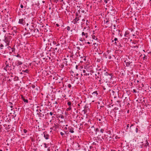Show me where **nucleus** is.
<instances>
[{
    "instance_id": "obj_1",
    "label": "nucleus",
    "mask_w": 151,
    "mask_h": 151,
    "mask_svg": "<svg viewBox=\"0 0 151 151\" xmlns=\"http://www.w3.org/2000/svg\"><path fill=\"white\" fill-rule=\"evenodd\" d=\"M83 71L84 73V76H88L90 74L92 75V73L93 72V71L91 69V67L90 66L84 68Z\"/></svg>"
},
{
    "instance_id": "obj_2",
    "label": "nucleus",
    "mask_w": 151,
    "mask_h": 151,
    "mask_svg": "<svg viewBox=\"0 0 151 151\" xmlns=\"http://www.w3.org/2000/svg\"><path fill=\"white\" fill-rule=\"evenodd\" d=\"M94 124V122L93 120H89L88 121L87 124L89 126V128L91 127V128H94V127L93 124Z\"/></svg>"
},
{
    "instance_id": "obj_3",
    "label": "nucleus",
    "mask_w": 151,
    "mask_h": 151,
    "mask_svg": "<svg viewBox=\"0 0 151 151\" xmlns=\"http://www.w3.org/2000/svg\"><path fill=\"white\" fill-rule=\"evenodd\" d=\"M5 40L6 43L5 46H7V47L8 48H9V47H10L8 46L9 45V43L10 42V38L9 37H6L5 38Z\"/></svg>"
},
{
    "instance_id": "obj_4",
    "label": "nucleus",
    "mask_w": 151,
    "mask_h": 151,
    "mask_svg": "<svg viewBox=\"0 0 151 151\" xmlns=\"http://www.w3.org/2000/svg\"><path fill=\"white\" fill-rule=\"evenodd\" d=\"M104 75L106 77L107 80L108 79L110 80L112 78V76L111 74H109L107 72H106L104 73Z\"/></svg>"
},
{
    "instance_id": "obj_5",
    "label": "nucleus",
    "mask_w": 151,
    "mask_h": 151,
    "mask_svg": "<svg viewBox=\"0 0 151 151\" xmlns=\"http://www.w3.org/2000/svg\"><path fill=\"white\" fill-rule=\"evenodd\" d=\"M43 134L44 135V137L46 139H49L50 136L47 134V133L46 132H43Z\"/></svg>"
},
{
    "instance_id": "obj_6",
    "label": "nucleus",
    "mask_w": 151,
    "mask_h": 151,
    "mask_svg": "<svg viewBox=\"0 0 151 151\" xmlns=\"http://www.w3.org/2000/svg\"><path fill=\"white\" fill-rule=\"evenodd\" d=\"M111 31L113 33L112 35H114L115 34V33L116 32H118V35H119V32H120V30L119 29H116L115 28H114V29L112 30Z\"/></svg>"
},
{
    "instance_id": "obj_7",
    "label": "nucleus",
    "mask_w": 151,
    "mask_h": 151,
    "mask_svg": "<svg viewBox=\"0 0 151 151\" xmlns=\"http://www.w3.org/2000/svg\"><path fill=\"white\" fill-rule=\"evenodd\" d=\"M68 131L71 133H74V128L71 127H68Z\"/></svg>"
},
{
    "instance_id": "obj_8",
    "label": "nucleus",
    "mask_w": 151,
    "mask_h": 151,
    "mask_svg": "<svg viewBox=\"0 0 151 151\" xmlns=\"http://www.w3.org/2000/svg\"><path fill=\"white\" fill-rule=\"evenodd\" d=\"M19 23L23 25H24L25 24V21L24 19H19Z\"/></svg>"
},
{
    "instance_id": "obj_9",
    "label": "nucleus",
    "mask_w": 151,
    "mask_h": 151,
    "mask_svg": "<svg viewBox=\"0 0 151 151\" xmlns=\"http://www.w3.org/2000/svg\"><path fill=\"white\" fill-rule=\"evenodd\" d=\"M82 35L83 36V37L85 39L88 37V34L87 33H85L84 32H82Z\"/></svg>"
},
{
    "instance_id": "obj_10",
    "label": "nucleus",
    "mask_w": 151,
    "mask_h": 151,
    "mask_svg": "<svg viewBox=\"0 0 151 151\" xmlns=\"http://www.w3.org/2000/svg\"><path fill=\"white\" fill-rule=\"evenodd\" d=\"M79 20V17H76V18L73 20V21L72 22L74 24H75Z\"/></svg>"
},
{
    "instance_id": "obj_11",
    "label": "nucleus",
    "mask_w": 151,
    "mask_h": 151,
    "mask_svg": "<svg viewBox=\"0 0 151 151\" xmlns=\"http://www.w3.org/2000/svg\"><path fill=\"white\" fill-rule=\"evenodd\" d=\"M114 41H115L114 42V44L116 45H117V43L119 42V41L118 40V39L117 38L115 37L114 40H113L112 41V42H113Z\"/></svg>"
},
{
    "instance_id": "obj_12",
    "label": "nucleus",
    "mask_w": 151,
    "mask_h": 151,
    "mask_svg": "<svg viewBox=\"0 0 151 151\" xmlns=\"http://www.w3.org/2000/svg\"><path fill=\"white\" fill-rule=\"evenodd\" d=\"M15 63L16 65L19 66L22 65V63L20 61L17 60L16 61Z\"/></svg>"
},
{
    "instance_id": "obj_13",
    "label": "nucleus",
    "mask_w": 151,
    "mask_h": 151,
    "mask_svg": "<svg viewBox=\"0 0 151 151\" xmlns=\"http://www.w3.org/2000/svg\"><path fill=\"white\" fill-rule=\"evenodd\" d=\"M98 120L100 122V123H102V122H104V117H103V116H101V119H98Z\"/></svg>"
},
{
    "instance_id": "obj_14",
    "label": "nucleus",
    "mask_w": 151,
    "mask_h": 151,
    "mask_svg": "<svg viewBox=\"0 0 151 151\" xmlns=\"http://www.w3.org/2000/svg\"><path fill=\"white\" fill-rule=\"evenodd\" d=\"M92 95L94 97H96L97 96L98 93L97 92V91H95L93 92L92 93Z\"/></svg>"
},
{
    "instance_id": "obj_15",
    "label": "nucleus",
    "mask_w": 151,
    "mask_h": 151,
    "mask_svg": "<svg viewBox=\"0 0 151 151\" xmlns=\"http://www.w3.org/2000/svg\"><path fill=\"white\" fill-rule=\"evenodd\" d=\"M124 62L126 63V66L127 67L130 66V64L132 63V62H126V60L124 61Z\"/></svg>"
},
{
    "instance_id": "obj_16",
    "label": "nucleus",
    "mask_w": 151,
    "mask_h": 151,
    "mask_svg": "<svg viewBox=\"0 0 151 151\" xmlns=\"http://www.w3.org/2000/svg\"><path fill=\"white\" fill-rule=\"evenodd\" d=\"M145 142H146V143L144 145V147H145L146 148L147 146L149 147V143L148 142H147V140H146V141Z\"/></svg>"
},
{
    "instance_id": "obj_17",
    "label": "nucleus",
    "mask_w": 151,
    "mask_h": 151,
    "mask_svg": "<svg viewBox=\"0 0 151 151\" xmlns=\"http://www.w3.org/2000/svg\"><path fill=\"white\" fill-rule=\"evenodd\" d=\"M129 34V32L128 31H126L124 35V36L125 37H128L127 35Z\"/></svg>"
},
{
    "instance_id": "obj_18",
    "label": "nucleus",
    "mask_w": 151,
    "mask_h": 151,
    "mask_svg": "<svg viewBox=\"0 0 151 151\" xmlns=\"http://www.w3.org/2000/svg\"><path fill=\"white\" fill-rule=\"evenodd\" d=\"M64 60H65V61L64 62H63V63L65 65V66H66L67 65V61H66L67 59L65 58H64Z\"/></svg>"
},
{
    "instance_id": "obj_19",
    "label": "nucleus",
    "mask_w": 151,
    "mask_h": 151,
    "mask_svg": "<svg viewBox=\"0 0 151 151\" xmlns=\"http://www.w3.org/2000/svg\"><path fill=\"white\" fill-rule=\"evenodd\" d=\"M80 11L78 10V12H77L76 13V17H78L79 15H78V14L80 13Z\"/></svg>"
},
{
    "instance_id": "obj_20",
    "label": "nucleus",
    "mask_w": 151,
    "mask_h": 151,
    "mask_svg": "<svg viewBox=\"0 0 151 151\" xmlns=\"http://www.w3.org/2000/svg\"><path fill=\"white\" fill-rule=\"evenodd\" d=\"M79 40L80 41H81L82 42H83V41H85V39H84V38H83H83H80Z\"/></svg>"
},
{
    "instance_id": "obj_21",
    "label": "nucleus",
    "mask_w": 151,
    "mask_h": 151,
    "mask_svg": "<svg viewBox=\"0 0 151 151\" xmlns=\"http://www.w3.org/2000/svg\"><path fill=\"white\" fill-rule=\"evenodd\" d=\"M54 126H54L52 128H51L50 129H56V125L55 124H54Z\"/></svg>"
},
{
    "instance_id": "obj_22",
    "label": "nucleus",
    "mask_w": 151,
    "mask_h": 151,
    "mask_svg": "<svg viewBox=\"0 0 151 151\" xmlns=\"http://www.w3.org/2000/svg\"><path fill=\"white\" fill-rule=\"evenodd\" d=\"M71 109V106H69V107L66 109V111H68L70 110Z\"/></svg>"
},
{
    "instance_id": "obj_23",
    "label": "nucleus",
    "mask_w": 151,
    "mask_h": 151,
    "mask_svg": "<svg viewBox=\"0 0 151 151\" xmlns=\"http://www.w3.org/2000/svg\"><path fill=\"white\" fill-rule=\"evenodd\" d=\"M44 116V114H42L41 113H40V114L39 115V116L40 117H43Z\"/></svg>"
},
{
    "instance_id": "obj_24",
    "label": "nucleus",
    "mask_w": 151,
    "mask_h": 151,
    "mask_svg": "<svg viewBox=\"0 0 151 151\" xmlns=\"http://www.w3.org/2000/svg\"><path fill=\"white\" fill-rule=\"evenodd\" d=\"M10 66L8 64H6V66L5 67H4V69H7V68L9 67H10Z\"/></svg>"
},
{
    "instance_id": "obj_25",
    "label": "nucleus",
    "mask_w": 151,
    "mask_h": 151,
    "mask_svg": "<svg viewBox=\"0 0 151 151\" xmlns=\"http://www.w3.org/2000/svg\"><path fill=\"white\" fill-rule=\"evenodd\" d=\"M71 101H70L67 104L68 105V106H71Z\"/></svg>"
},
{
    "instance_id": "obj_26",
    "label": "nucleus",
    "mask_w": 151,
    "mask_h": 151,
    "mask_svg": "<svg viewBox=\"0 0 151 151\" xmlns=\"http://www.w3.org/2000/svg\"><path fill=\"white\" fill-rule=\"evenodd\" d=\"M66 29L68 31H69L70 30V28L69 26H68L66 27Z\"/></svg>"
},
{
    "instance_id": "obj_27",
    "label": "nucleus",
    "mask_w": 151,
    "mask_h": 151,
    "mask_svg": "<svg viewBox=\"0 0 151 151\" xmlns=\"http://www.w3.org/2000/svg\"><path fill=\"white\" fill-rule=\"evenodd\" d=\"M23 101H24V102H26L27 103L28 102V101L27 99H23Z\"/></svg>"
},
{
    "instance_id": "obj_28",
    "label": "nucleus",
    "mask_w": 151,
    "mask_h": 151,
    "mask_svg": "<svg viewBox=\"0 0 151 151\" xmlns=\"http://www.w3.org/2000/svg\"><path fill=\"white\" fill-rule=\"evenodd\" d=\"M100 131L101 133H103L104 132V130L103 129H101Z\"/></svg>"
},
{
    "instance_id": "obj_29",
    "label": "nucleus",
    "mask_w": 151,
    "mask_h": 151,
    "mask_svg": "<svg viewBox=\"0 0 151 151\" xmlns=\"http://www.w3.org/2000/svg\"><path fill=\"white\" fill-rule=\"evenodd\" d=\"M93 129H94V130H95V131H96V132H99V129H98V128H96V130H95V129L94 128H93Z\"/></svg>"
},
{
    "instance_id": "obj_30",
    "label": "nucleus",
    "mask_w": 151,
    "mask_h": 151,
    "mask_svg": "<svg viewBox=\"0 0 151 151\" xmlns=\"http://www.w3.org/2000/svg\"><path fill=\"white\" fill-rule=\"evenodd\" d=\"M23 131L24 133H26L27 132V131L26 129H24Z\"/></svg>"
},
{
    "instance_id": "obj_31",
    "label": "nucleus",
    "mask_w": 151,
    "mask_h": 151,
    "mask_svg": "<svg viewBox=\"0 0 151 151\" xmlns=\"http://www.w3.org/2000/svg\"><path fill=\"white\" fill-rule=\"evenodd\" d=\"M44 145H45L44 147L45 148H47V144L46 143H44Z\"/></svg>"
},
{
    "instance_id": "obj_32",
    "label": "nucleus",
    "mask_w": 151,
    "mask_h": 151,
    "mask_svg": "<svg viewBox=\"0 0 151 151\" xmlns=\"http://www.w3.org/2000/svg\"><path fill=\"white\" fill-rule=\"evenodd\" d=\"M39 88L38 87H37L36 88V90H37V93H38V92L39 91Z\"/></svg>"
},
{
    "instance_id": "obj_33",
    "label": "nucleus",
    "mask_w": 151,
    "mask_h": 151,
    "mask_svg": "<svg viewBox=\"0 0 151 151\" xmlns=\"http://www.w3.org/2000/svg\"><path fill=\"white\" fill-rule=\"evenodd\" d=\"M58 104V102H57V101H54L53 102V105H55V104Z\"/></svg>"
},
{
    "instance_id": "obj_34",
    "label": "nucleus",
    "mask_w": 151,
    "mask_h": 151,
    "mask_svg": "<svg viewBox=\"0 0 151 151\" xmlns=\"http://www.w3.org/2000/svg\"><path fill=\"white\" fill-rule=\"evenodd\" d=\"M68 87L69 88H70L71 87V85L70 84H69L68 85Z\"/></svg>"
},
{
    "instance_id": "obj_35",
    "label": "nucleus",
    "mask_w": 151,
    "mask_h": 151,
    "mask_svg": "<svg viewBox=\"0 0 151 151\" xmlns=\"http://www.w3.org/2000/svg\"><path fill=\"white\" fill-rule=\"evenodd\" d=\"M6 28H4L3 29V31L4 32H6Z\"/></svg>"
},
{
    "instance_id": "obj_36",
    "label": "nucleus",
    "mask_w": 151,
    "mask_h": 151,
    "mask_svg": "<svg viewBox=\"0 0 151 151\" xmlns=\"http://www.w3.org/2000/svg\"><path fill=\"white\" fill-rule=\"evenodd\" d=\"M53 44L54 45H55L57 44V42L55 41H53Z\"/></svg>"
},
{
    "instance_id": "obj_37",
    "label": "nucleus",
    "mask_w": 151,
    "mask_h": 151,
    "mask_svg": "<svg viewBox=\"0 0 151 151\" xmlns=\"http://www.w3.org/2000/svg\"><path fill=\"white\" fill-rule=\"evenodd\" d=\"M4 47V45L2 44H0V48L2 47Z\"/></svg>"
},
{
    "instance_id": "obj_38",
    "label": "nucleus",
    "mask_w": 151,
    "mask_h": 151,
    "mask_svg": "<svg viewBox=\"0 0 151 151\" xmlns=\"http://www.w3.org/2000/svg\"><path fill=\"white\" fill-rule=\"evenodd\" d=\"M61 68H63V67L64 66V65L63 63L61 65Z\"/></svg>"
},
{
    "instance_id": "obj_39",
    "label": "nucleus",
    "mask_w": 151,
    "mask_h": 151,
    "mask_svg": "<svg viewBox=\"0 0 151 151\" xmlns=\"http://www.w3.org/2000/svg\"><path fill=\"white\" fill-rule=\"evenodd\" d=\"M24 71V72H25V73H27L28 72V70H26L24 71Z\"/></svg>"
},
{
    "instance_id": "obj_40",
    "label": "nucleus",
    "mask_w": 151,
    "mask_h": 151,
    "mask_svg": "<svg viewBox=\"0 0 151 151\" xmlns=\"http://www.w3.org/2000/svg\"><path fill=\"white\" fill-rule=\"evenodd\" d=\"M60 134L61 135L63 136L64 135V134L63 133V132H60Z\"/></svg>"
},
{
    "instance_id": "obj_41",
    "label": "nucleus",
    "mask_w": 151,
    "mask_h": 151,
    "mask_svg": "<svg viewBox=\"0 0 151 151\" xmlns=\"http://www.w3.org/2000/svg\"><path fill=\"white\" fill-rule=\"evenodd\" d=\"M32 87L33 88H34L35 87V85H32Z\"/></svg>"
},
{
    "instance_id": "obj_42",
    "label": "nucleus",
    "mask_w": 151,
    "mask_h": 151,
    "mask_svg": "<svg viewBox=\"0 0 151 151\" xmlns=\"http://www.w3.org/2000/svg\"><path fill=\"white\" fill-rule=\"evenodd\" d=\"M20 7L21 8H23L24 7V6L22 4H20Z\"/></svg>"
},
{
    "instance_id": "obj_43",
    "label": "nucleus",
    "mask_w": 151,
    "mask_h": 151,
    "mask_svg": "<svg viewBox=\"0 0 151 151\" xmlns=\"http://www.w3.org/2000/svg\"><path fill=\"white\" fill-rule=\"evenodd\" d=\"M133 92L135 93H136L137 92V91L135 89H134L133 90Z\"/></svg>"
},
{
    "instance_id": "obj_44",
    "label": "nucleus",
    "mask_w": 151,
    "mask_h": 151,
    "mask_svg": "<svg viewBox=\"0 0 151 151\" xmlns=\"http://www.w3.org/2000/svg\"><path fill=\"white\" fill-rule=\"evenodd\" d=\"M109 21L108 20H107L106 21V22H105V23L106 24H108V23H109Z\"/></svg>"
},
{
    "instance_id": "obj_45",
    "label": "nucleus",
    "mask_w": 151,
    "mask_h": 151,
    "mask_svg": "<svg viewBox=\"0 0 151 151\" xmlns=\"http://www.w3.org/2000/svg\"><path fill=\"white\" fill-rule=\"evenodd\" d=\"M12 52H14V51H15V49L14 48H12Z\"/></svg>"
},
{
    "instance_id": "obj_46",
    "label": "nucleus",
    "mask_w": 151,
    "mask_h": 151,
    "mask_svg": "<svg viewBox=\"0 0 151 151\" xmlns=\"http://www.w3.org/2000/svg\"><path fill=\"white\" fill-rule=\"evenodd\" d=\"M16 57H17L20 58L21 57L19 54H18L16 55Z\"/></svg>"
},
{
    "instance_id": "obj_47",
    "label": "nucleus",
    "mask_w": 151,
    "mask_h": 151,
    "mask_svg": "<svg viewBox=\"0 0 151 151\" xmlns=\"http://www.w3.org/2000/svg\"><path fill=\"white\" fill-rule=\"evenodd\" d=\"M125 102H126V100H125V99L124 100V101H123V103H124V104H126V103H125Z\"/></svg>"
},
{
    "instance_id": "obj_48",
    "label": "nucleus",
    "mask_w": 151,
    "mask_h": 151,
    "mask_svg": "<svg viewBox=\"0 0 151 151\" xmlns=\"http://www.w3.org/2000/svg\"><path fill=\"white\" fill-rule=\"evenodd\" d=\"M129 124H127V129L129 128Z\"/></svg>"
},
{
    "instance_id": "obj_49",
    "label": "nucleus",
    "mask_w": 151,
    "mask_h": 151,
    "mask_svg": "<svg viewBox=\"0 0 151 151\" xmlns=\"http://www.w3.org/2000/svg\"><path fill=\"white\" fill-rule=\"evenodd\" d=\"M53 113L52 112H50V115L51 116H52V115H53Z\"/></svg>"
},
{
    "instance_id": "obj_50",
    "label": "nucleus",
    "mask_w": 151,
    "mask_h": 151,
    "mask_svg": "<svg viewBox=\"0 0 151 151\" xmlns=\"http://www.w3.org/2000/svg\"><path fill=\"white\" fill-rule=\"evenodd\" d=\"M95 36L94 35H93V36H92V38H93V39H95Z\"/></svg>"
},
{
    "instance_id": "obj_51",
    "label": "nucleus",
    "mask_w": 151,
    "mask_h": 151,
    "mask_svg": "<svg viewBox=\"0 0 151 151\" xmlns=\"http://www.w3.org/2000/svg\"><path fill=\"white\" fill-rule=\"evenodd\" d=\"M86 22H86V25H87V26H88V23H89V22H88V21H87H87H86Z\"/></svg>"
},
{
    "instance_id": "obj_52",
    "label": "nucleus",
    "mask_w": 151,
    "mask_h": 151,
    "mask_svg": "<svg viewBox=\"0 0 151 151\" xmlns=\"http://www.w3.org/2000/svg\"><path fill=\"white\" fill-rule=\"evenodd\" d=\"M102 87H103V89L104 90H105L106 89V88L104 86H103Z\"/></svg>"
},
{
    "instance_id": "obj_53",
    "label": "nucleus",
    "mask_w": 151,
    "mask_h": 151,
    "mask_svg": "<svg viewBox=\"0 0 151 151\" xmlns=\"http://www.w3.org/2000/svg\"><path fill=\"white\" fill-rule=\"evenodd\" d=\"M138 128H137L136 129V133H137L138 132Z\"/></svg>"
},
{
    "instance_id": "obj_54",
    "label": "nucleus",
    "mask_w": 151,
    "mask_h": 151,
    "mask_svg": "<svg viewBox=\"0 0 151 151\" xmlns=\"http://www.w3.org/2000/svg\"><path fill=\"white\" fill-rule=\"evenodd\" d=\"M119 36L120 37H122V35L121 33H119Z\"/></svg>"
},
{
    "instance_id": "obj_55",
    "label": "nucleus",
    "mask_w": 151,
    "mask_h": 151,
    "mask_svg": "<svg viewBox=\"0 0 151 151\" xmlns=\"http://www.w3.org/2000/svg\"><path fill=\"white\" fill-rule=\"evenodd\" d=\"M9 105L10 106L12 105L13 104L12 103L9 102Z\"/></svg>"
},
{
    "instance_id": "obj_56",
    "label": "nucleus",
    "mask_w": 151,
    "mask_h": 151,
    "mask_svg": "<svg viewBox=\"0 0 151 151\" xmlns=\"http://www.w3.org/2000/svg\"><path fill=\"white\" fill-rule=\"evenodd\" d=\"M78 66L77 65H76V69H78Z\"/></svg>"
},
{
    "instance_id": "obj_57",
    "label": "nucleus",
    "mask_w": 151,
    "mask_h": 151,
    "mask_svg": "<svg viewBox=\"0 0 151 151\" xmlns=\"http://www.w3.org/2000/svg\"><path fill=\"white\" fill-rule=\"evenodd\" d=\"M50 150L49 149V148H48L47 149V151H50Z\"/></svg>"
},
{
    "instance_id": "obj_58",
    "label": "nucleus",
    "mask_w": 151,
    "mask_h": 151,
    "mask_svg": "<svg viewBox=\"0 0 151 151\" xmlns=\"http://www.w3.org/2000/svg\"><path fill=\"white\" fill-rule=\"evenodd\" d=\"M24 98V97L23 96H22V99L23 100V99Z\"/></svg>"
},
{
    "instance_id": "obj_59",
    "label": "nucleus",
    "mask_w": 151,
    "mask_h": 151,
    "mask_svg": "<svg viewBox=\"0 0 151 151\" xmlns=\"http://www.w3.org/2000/svg\"><path fill=\"white\" fill-rule=\"evenodd\" d=\"M111 56H109V59H111Z\"/></svg>"
},
{
    "instance_id": "obj_60",
    "label": "nucleus",
    "mask_w": 151,
    "mask_h": 151,
    "mask_svg": "<svg viewBox=\"0 0 151 151\" xmlns=\"http://www.w3.org/2000/svg\"><path fill=\"white\" fill-rule=\"evenodd\" d=\"M55 50H58V48L57 47H55L54 48Z\"/></svg>"
},
{
    "instance_id": "obj_61",
    "label": "nucleus",
    "mask_w": 151,
    "mask_h": 151,
    "mask_svg": "<svg viewBox=\"0 0 151 151\" xmlns=\"http://www.w3.org/2000/svg\"><path fill=\"white\" fill-rule=\"evenodd\" d=\"M133 126V124H132L130 127V128L131 127H132V126Z\"/></svg>"
},
{
    "instance_id": "obj_62",
    "label": "nucleus",
    "mask_w": 151,
    "mask_h": 151,
    "mask_svg": "<svg viewBox=\"0 0 151 151\" xmlns=\"http://www.w3.org/2000/svg\"><path fill=\"white\" fill-rule=\"evenodd\" d=\"M88 44H90V42H88L87 43Z\"/></svg>"
},
{
    "instance_id": "obj_63",
    "label": "nucleus",
    "mask_w": 151,
    "mask_h": 151,
    "mask_svg": "<svg viewBox=\"0 0 151 151\" xmlns=\"http://www.w3.org/2000/svg\"><path fill=\"white\" fill-rule=\"evenodd\" d=\"M85 21V19H83L82 20V21H83V22H84V21Z\"/></svg>"
},
{
    "instance_id": "obj_64",
    "label": "nucleus",
    "mask_w": 151,
    "mask_h": 151,
    "mask_svg": "<svg viewBox=\"0 0 151 151\" xmlns=\"http://www.w3.org/2000/svg\"><path fill=\"white\" fill-rule=\"evenodd\" d=\"M63 0H60V1L61 2L63 1Z\"/></svg>"
}]
</instances>
